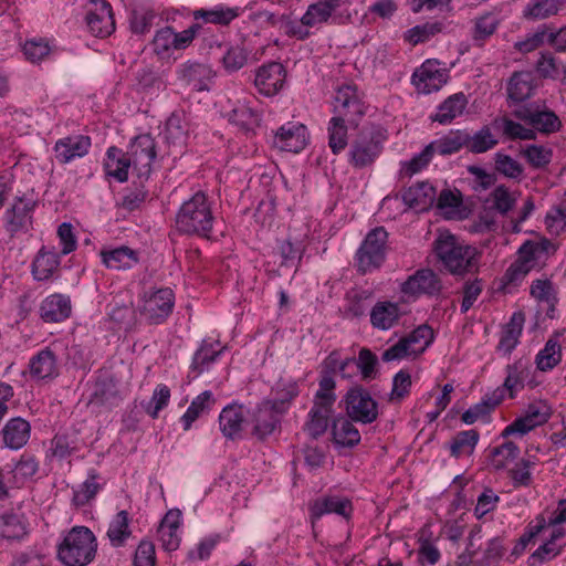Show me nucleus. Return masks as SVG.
<instances>
[{
    "mask_svg": "<svg viewBox=\"0 0 566 566\" xmlns=\"http://www.w3.org/2000/svg\"><path fill=\"white\" fill-rule=\"evenodd\" d=\"M29 368L31 377L35 380L52 379L59 375L56 356L49 347L30 359Z\"/></svg>",
    "mask_w": 566,
    "mask_h": 566,
    "instance_id": "24",
    "label": "nucleus"
},
{
    "mask_svg": "<svg viewBox=\"0 0 566 566\" xmlns=\"http://www.w3.org/2000/svg\"><path fill=\"white\" fill-rule=\"evenodd\" d=\"M179 74L186 84L199 92L208 90V84L214 77V72L209 65L198 62L185 63Z\"/></svg>",
    "mask_w": 566,
    "mask_h": 566,
    "instance_id": "25",
    "label": "nucleus"
},
{
    "mask_svg": "<svg viewBox=\"0 0 566 566\" xmlns=\"http://www.w3.org/2000/svg\"><path fill=\"white\" fill-rule=\"evenodd\" d=\"M386 136L379 128L361 130L352 142L349 149V164L361 169L374 164L382 151Z\"/></svg>",
    "mask_w": 566,
    "mask_h": 566,
    "instance_id": "6",
    "label": "nucleus"
},
{
    "mask_svg": "<svg viewBox=\"0 0 566 566\" xmlns=\"http://www.w3.org/2000/svg\"><path fill=\"white\" fill-rule=\"evenodd\" d=\"M347 120L340 119V117H332L327 132H328V146L332 149L333 154L337 155L343 151L348 142H347Z\"/></svg>",
    "mask_w": 566,
    "mask_h": 566,
    "instance_id": "46",
    "label": "nucleus"
},
{
    "mask_svg": "<svg viewBox=\"0 0 566 566\" xmlns=\"http://www.w3.org/2000/svg\"><path fill=\"white\" fill-rule=\"evenodd\" d=\"M447 82V73L431 61L424 62L412 75V83L417 91L422 94H430L439 91Z\"/></svg>",
    "mask_w": 566,
    "mask_h": 566,
    "instance_id": "18",
    "label": "nucleus"
},
{
    "mask_svg": "<svg viewBox=\"0 0 566 566\" xmlns=\"http://www.w3.org/2000/svg\"><path fill=\"white\" fill-rule=\"evenodd\" d=\"M127 154L132 161L133 170L140 179V182L144 179H148L151 172L153 161L156 158L155 139L149 134L135 137Z\"/></svg>",
    "mask_w": 566,
    "mask_h": 566,
    "instance_id": "8",
    "label": "nucleus"
},
{
    "mask_svg": "<svg viewBox=\"0 0 566 566\" xmlns=\"http://www.w3.org/2000/svg\"><path fill=\"white\" fill-rule=\"evenodd\" d=\"M559 11L558 0H531L524 15L531 19H546Z\"/></svg>",
    "mask_w": 566,
    "mask_h": 566,
    "instance_id": "54",
    "label": "nucleus"
},
{
    "mask_svg": "<svg viewBox=\"0 0 566 566\" xmlns=\"http://www.w3.org/2000/svg\"><path fill=\"white\" fill-rule=\"evenodd\" d=\"M551 417L549 408L543 403H531L524 416L516 418L502 432L503 437L520 433L525 434L534 428L542 426L548 421Z\"/></svg>",
    "mask_w": 566,
    "mask_h": 566,
    "instance_id": "16",
    "label": "nucleus"
},
{
    "mask_svg": "<svg viewBox=\"0 0 566 566\" xmlns=\"http://www.w3.org/2000/svg\"><path fill=\"white\" fill-rule=\"evenodd\" d=\"M444 24L441 21L426 22L418 24L406 32L405 39L416 45L428 41L430 38L442 32Z\"/></svg>",
    "mask_w": 566,
    "mask_h": 566,
    "instance_id": "50",
    "label": "nucleus"
},
{
    "mask_svg": "<svg viewBox=\"0 0 566 566\" xmlns=\"http://www.w3.org/2000/svg\"><path fill=\"white\" fill-rule=\"evenodd\" d=\"M91 146V137L86 135L77 134L60 138L54 145L55 158L62 165L69 164L87 155Z\"/></svg>",
    "mask_w": 566,
    "mask_h": 566,
    "instance_id": "17",
    "label": "nucleus"
},
{
    "mask_svg": "<svg viewBox=\"0 0 566 566\" xmlns=\"http://www.w3.org/2000/svg\"><path fill=\"white\" fill-rule=\"evenodd\" d=\"M536 90L535 76L530 71L514 72L507 83V98L512 104H521L531 98Z\"/></svg>",
    "mask_w": 566,
    "mask_h": 566,
    "instance_id": "20",
    "label": "nucleus"
},
{
    "mask_svg": "<svg viewBox=\"0 0 566 566\" xmlns=\"http://www.w3.org/2000/svg\"><path fill=\"white\" fill-rule=\"evenodd\" d=\"M504 399V389L496 388L491 394L485 395L482 400L472 406L473 411L480 419H484L497 407Z\"/></svg>",
    "mask_w": 566,
    "mask_h": 566,
    "instance_id": "61",
    "label": "nucleus"
},
{
    "mask_svg": "<svg viewBox=\"0 0 566 566\" xmlns=\"http://www.w3.org/2000/svg\"><path fill=\"white\" fill-rule=\"evenodd\" d=\"M352 510L350 501L346 497L339 496H325L317 499L310 507L312 520L321 518L324 514L331 513L348 518Z\"/></svg>",
    "mask_w": 566,
    "mask_h": 566,
    "instance_id": "26",
    "label": "nucleus"
},
{
    "mask_svg": "<svg viewBox=\"0 0 566 566\" xmlns=\"http://www.w3.org/2000/svg\"><path fill=\"white\" fill-rule=\"evenodd\" d=\"M548 34L549 28L547 25H542L536 30V32L527 34L522 41H517L514 44V48L521 53H530L543 45L545 42L548 43Z\"/></svg>",
    "mask_w": 566,
    "mask_h": 566,
    "instance_id": "59",
    "label": "nucleus"
},
{
    "mask_svg": "<svg viewBox=\"0 0 566 566\" xmlns=\"http://www.w3.org/2000/svg\"><path fill=\"white\" fill-rule=\"evenodd\" d=\"M479 438V432L473 429L458 432L450 442L451 455L458 459L463 454H472Z\"/></svg>",
    "mask_w": 566,
    "mask_h": 566,
    "instance_id": "47",
    "label": "nucleus"
},
{
    "mask_svg": "<svg viewBox=\"0 0 566 566\" xmlns=\"http://www.w3.org/2000/svg\"><path fill=\"white\" fill-rule=\"evenodd\" d=\"M518 453V447L512 441H506L503 444L492 449V464L496 470H502L506 467L509 461L516 459Z\"/></svg>",
    "mask_w": 566,
    "mask_h": 566,
    "instance_id": "58",
    "label": "nucleus"
},
{
    "mask_svg": "<svg viewBox=\"0 0 566 566\" xmlns=\"http://www.w3.org/2000/svg\"><path fill=\"white\" fill-rule=\"evenodd\" d=\"M403 338L415 354H420L432 343L433 331L430 326L423 324Z\"/></svg>",
    "mask_w": 566,
    "mask_h": 566,
    "instance_id": "55",
    "label": "nucleus"
},
{
    "mask_svg": "<svg viewBox=\"0 0 566 566\" xmlns=\"http://www.w3.org/2000/svg\"><path fill=\"white\" fill-rule=\"evenodd\" d=\"M97 473L93 470L88 478L80 485L78 490H74L72 502L75 506L86 505L98 493L101 485L96 482Z\"/></svg>",
    "mask_w": 566,
    "mask_h": 566,
    "instance_id": "52",
    "label": "nucleus"
},
{
    "mask_svg": "<svg viewBox=\"0 0 566 566\" xmlns=\"http://www.w3.org/2000/svg\"><path fill=\"white\" fill-rule=\"evenodd\" d=\"M562 361V346L558 342V333L548 338L543 349L538 352L535 364L538 370L548 371Z\"/></svg>",
    "mask_w": 566,
    "mask_h": 566,
    "instance_id": "39",
    "label": "nucleus"
},
{
    "mask_svg": "<svg viewBox=\"0 0 566 566\" xmlns=\"http://www.w3.org/2000/svg\"><path fill=\"white\" fill-rule=\"evenodd\" d=\"M499 140L494 137L490 126L484 125L474 134L465 130V148L473 154H483L494 148Z\"/></svg>",
    "mask_w": 566,
    "mask_h": 566,
    "instance_id": "42",
    "label": "nucleus"
},
{
    "mask_svg": "<svg viewBox=\"0 0 566 566\" xmlns=\"http://www.w3.org/2000/svg\"><path fill=\"white\" fill-rule=\"evenodd\" d=\"M229 120L245 134L254 132L260 124L259 115L247 106L234 108L230 114Z\"/></svg>",
    "mask_w": 566,
    "mask_h": 566,
    "instance_id": "51",
    "label": "nucleus"
},
{
    "mask_svg": "<svg viewBox=\"0 0 566 566\" xmlns=\"http://www.w3.org/2000/svg\"><path fill=\"white\" fill-rule=\"evenodd\" d=\"M434 252L443 266L453 275H464L478 270L480 253L449 233H440L434 241Z\"/></svg>",
    "mask_w": 566,
    "mask_h": 566,
    "instance_id": "2",
    "label": "nucleus"
},
{
    "mask_svg": "<svg viewBox=\"0 0 566 566\" xmlns=\"http://www.w3.org/2000/svg\"><path fill=\"white\" fill-rule=\"evenodd\" d=\"M129 517L127 511L118 512L107 530V537L115 547L123 546L125 541L130 536Z\"/></svg>",
    "mask_w": 566,
    "mask_h": 566,
    "instance_id": "45",
    "label": "nucleus"
},
{
    "mask_svg": "<svg viewBox=\"0 0 566 566\" xmlns=\"http://www.w3.org/2000/svg\"><path fill=\"white\" fill-rule=\"evenodd\" d=\"M285 69L279 62H269L256 70L254 85L260 94L271 97L283 87Z\"/></svg>",
    "mask_w": 566,
    "mask_h": 566,
    "instance_id": "14",
    "label": "nucleus"
},
{
    "mask_svg": "<svg viewBox=\"0 0 566 566\" xmlns=\"http://www.w3.org/2000/svg\"><path fill=\"white\" fill-rule=\"evenodd\" d=\"M378 364L377 356L368 348H361L356 359L355 367L359 369L364 380L376 378Z\"/></svg>",
    "mask_w": 566,
    "mask_h": 566,
    "instance_id": "60",
    "label": "nucleus"
},
{
    "mask_svg": "<svg viewBox=\"0 0 566 566\" xmlns=\"http://www.w3.org/2000/svg\"><path fill=\"white\" fill-rule=\"evenodd\" d=\"M333 407L331 399L326 401L324 397L321 402L313 401V407L308 412V419L304 426L305 431L311 438L317 439L326 432L333 413Z\"/></svg>",
    "mask_w": 566,
    "mask_h": 566,
    "instance_id": "21",
    "label": "nucleus"
},
{
    "mask_svg": "<svg viewBox=\"0 0 566 566\" xmlns=\"http://www.w3.org/2000/svg\"><path fill=\"white\" fill-rule=\"evenodd\" d=\"M499 25V20L492 13L484 14L475 20L472 38L476 45H482L483 42L491 36Z\"/></svg>",
    "mask_w": 566,
    "mask_h": 566,
    "instance_id": "57",
    "label": "nucleus"
},
{
    "mask_svg": "<svg viewBox=\"0 0 566 566\" xmlns=\"http://www.w3.org/2000/svg\"><path fill=\"white\" fill-rule=\"evenodd\" d=\"M166 139L172 145H185L188 138L187 123L180 115L171 114L166 122Z\"/></svg>",
    "mask_w": 566,
    "mask_h": 566,
    "instance_id": "53",
    "label": "nucleus"
},
{
    "mask_svg": "<svg viewBox=\"0 0 566 566\" xmlns=\"http://www.w3.org/2000/svg\"><path fill=\"white\" fill-rule=\"evenodd\" d=\"M336 11L326 0H318L316 3L308 6L301 22L305 27H314L318 23L327 22Z\"/></svg>",
    "mask_w": 566,
    "mask_h": 566,
    "instance_id": "48",
    "label": "nucleus"
},
{
    "mask_svg": "<svg viewBox=\"0 0 566 566\" xmlns=\"http://www.w3.org/2000/svg\"><path fill=\"white\" fill-rule=\"evenodd\" d=\"M71 314V301L69 296L52 294L41 304L40 315L46 323H57L67 318Z\"/></svg>",
    "mask_w": 566,
    "mask_h": 566,
    "instance_id": "28",
    "label": "nucleus"
},
{
    "mask_svg": "<svg viewBox=\"0 0 566 566\" xmlns=\"http://www.w3.org/2000/svg\"><path fill=\"white\" fill-rule=\"evenodd\" d=\"M333 117L346 119L347 124L356 127L360 118L366 114L367 106L364 94L355 84H342L335 88L333 96Z\"/></svg>",
    "mask_w": 566,
    "mask_h": 566,
    "instance_id": "5",
    "label": "nucleus"
},
{
    "mask_svg": "<svg viewBox=\"0 0 566 566\" xmlns=\"http://www.w3.org/2000/svg\"><path fill=\"white\" fill-rule=\"evenodd\" d=\"M280 415L270 401H263L253 412V434L260 440L272 434L280 423Z\"/></svg>",
    "mask_w": 566,
    "mask_h": 566,
    "instance_id": "22",
    "label": "nucleus"
},
{
    "mask_svg": "<svg viewBox=\"0 0 566 566\" xmlns=\"http://www.w3.org/2000/svg\"><path fill=\"white\" fill-rule=\"evenodd\" d=\"M525 316L522 312H515L501 336L497 349L510 354L517 345L522 334Z\"/></svg>",
    "mask_w": 566,
    "mask_h": 566,
    "instance_id": "41",
    "label": "nucleus"
},
{
    "mask_svg": "<svg viewBox=\"0 0 566 566\" xmlns=\"http://www.w3.org/2000/svg\"><path fill=\"white\" fill-rule=\"evenodd\" d=\"M400 316L401 312L397 303L379 301L370 311V323L374 328L387 331L397 324Z\"/></svg>",
    "mask_w": 566,
    "mask_h": 566,
    "instance_id": "31",
    "label": "nucleus"
},
{
    "mask_svg": "<svg viewBox=\"0 0 566 566\" xmlns=\"http://www.w3.org/2000/svg\"><path fill=\"white\" fill-rule=\"evenodd\" d=\"M214 217L207 195L197 191L176 214V229L184 234L210 238Z\"/></svg>",
    "mask_w": 566,
    "mask_h": 566,
    "instance_id": "1",
    "label": "nucleus"
},
{
    "mask_svg": "<svg viewBox=\"0 0 566 566\" xmlns=\"http://www.w3.org/2000/svg\"><path fill=\"white\" fill-rule=\"evenodd\" d=\"M306 127L302 124L283 125L274 136V145L281 150L298 153L306 146Z\"/></svg>",
    "mask_w": 566,
    "mask_h": 566,
    "instance_id": "19",
    "label": "nucleus"
},
{
    "mask_svg": "<svg viewBox=\"0 0 566 566\" xmlns=\"http://www.w3.org/2000/svg\"><path fill=\"white\" fill-rule=\"evenodd\" d=\"M274 254L280 258L281 266H297L302 259L303 248L301 244H294L290 240H282L277 241Z\"/></svg>",
    "mask_w": 566,
    "mask_h": 566,
    "instance_id": "49",
    "label": "nucleus"
},
{
    "mask_svg": "<svg viewBox=\"0 0 566 566\" xmlns=\"http://www.w3.org/2000/svg\"><path fill=\"white\" fill-rule=\"evenodd\" d=\"M538 255L535 252L533 241H525L517 250V259L511 263L501 279L502 286L518 285L524 277L535 268Z\"/></svg>",
    "mask_w": 566,
    "mask_h": 566,
    "instance_id": "9",
    "label": "nucleus"
},
{
    "mask_svg": "<svg viewBox=\"0 0 566 566\" xmlns=\"http://www.w3.org/2000/svg\"><path fill=\"white\" fill-rule=\"evenodd\" d=\"M36 201L18 196L11 208L6 211V229L13 237L19 232H28L32 226V213Z\"/></svg>",
    "mask_w": 566,
    "mask_h": 566,
    "instance_id": "12",
    "label": "nucleus"
},
{
    "mask_svg": "<svg viewBox=\"0 0 566 566\" xmlns=\"http://www.w3.org/2000/svg\"><path fill=\"white\" fill-rule=\"evenodd\" d=\"M85 21L88 30L95 36L105 38L115 30L113 10L106 0H92Z\"/></svg>",
    "mask_w": 566,
    "mask_h": 566,
    "instance_id": "11",
    "label": "nucleus"
},
{
    "mask_svg": "<svg viewBox=\"0 0 566 566\" xmlns=\"http://www.w3.org/2000/svg\"><path fill=\"white\" fill-rule=\"evenodd\" d=\"M96 549L93 532L85 526H75L59 545L57 557L64 566H86L94 559Z\"/></svg>",
    "mask_w": 566,
    "mask_h": 566,
    "instance_id": "3",
    "label": "nucleus"
},
{
    "mask_svg": "<svg viewBox=\"0 0 566 566\" xmlns=\"http://www.w3.org/2000/svg\"><path fill=\"white\" fill-rule=\"evenodd\" d=\"M244 422V412L241 405L231 403L222 409L219 416V427L222 434L230 440L240 437Z\"/></svg>",
    "mask_w": 566,
    "mask_h": 566,
    "instance_id": "30",
    "label": "nucleus"
},
{
    "mask_svg": "<svg viewBox=\"0 0 566 566\" xmlns=\"http://www.w3.org/2000/svg\"><path fill=\"white\" fill-rule=\"evenodd\" d=\"M522 154L535 169L546 168L553 158V150L542 145H527Z\"/></svg>",
    "mask_w": 566,
    "mask_h": 566,
    "instance_id": "56",
    "label": "nucleus"
},
{
    "mask_svg": "<svg viewBox=\"0 0 566 566\" xmlns=\"http://www.w3.org/2000/svg\"><path fill=\"white\" fill-rule=\"evenodd\" d=\"M504 554L502 541L494 537L489 541L488 547L483 553V557L474 560V566H491L496 564Z\"/></svg>",
    "mask_w": 566,
    "mask_h": 566,
    "instance_id": "64",
    "label": "nucleus"
},
{
    "mask_svg": "<svg viewBox=\"0 0 566 566\" xmlns=\"http://www.w3.org/2000/svg\"><path fill=\"white\" fill-rule=\"evenodd\" d=\"M133 168L127 153L112 146L106 151L104 168L106 175L115 178L118 182H125L128 179V169Z\"/></svg>",
    "mask_w": 566,
    "mask_h": 566,
    "instance_id": "34",
    "label": "nucleus"
},
{
    "mask_svg": "<svg viewBox=\"0 0 566 566\" xmlns=\"http://www.w3.org/2000/svg\"><path fill=\"white\" fill-rule=\"evenodd\" d=\"M343 401L347 417L355 422L369 424L378 418V402L360 385L349 388Z\"/></svg>",
    "mask_w": 566,
    "mask_h": 566,
    "instance_id": "7",
    "label": "nucleus"
},
{
    "mask_svg": "<svg viewBox=\"0 0 566 566\" xmlns=\"http://www.w3.org/2000/svg\"><path fill=\"white\" fill-rule=\"evenodd\" d=\"M433 153L448 156L458 153L461 148L465 147V130L457 129L451 130L441 138L433 140L429 144Z\"/></svg>",
    "mask_w": 566,
    "mask_h": 566,
    "instance_id": "44",
    "label": "nucleus"
},
{
    "mask_svg": "<svg viewBox=\"0 0 566 566\" xmlns=\"http://www.w3.org/2000/svg\"><path fill=\"white\" fill-rule=\"evenodd\" d=\"M175 295L171 289L163 287L153 292L142 306V314L150 324H161L172 313Z\"/></svg>",
    "mask_w": 566,
    "mask_h": 566,
    "instance_id": "10",
    "label": "nucleus"
},
{
    "mask_svg": "<svg viewBox=\"0 0 566 566\" xmlns=\"http://www.w3.org/2000/svg\"><path fill=\"white\" fill-rule=\"evenodd\" d=\"M224 48L220 62L228 73L238 72L248 64L251 51L244 43L226 44Z\"/></svg>",
    "mask_w": 566,
    "mask_h": 566,
    "instance_id": "38",
    "label": "nucleus"
},
{
    "mask_svg": "<svg viewBox=\"0 0 566 566\" xmlns=\"http://www.w3.org/2000/svg\"><path fill=\"white\" fill-rule=\"evenodd\" d=\"M495 169L511 179H517L523 174V166L511 156L502 153L495 154Z\"/></svg>",
    "mask_w": 566,
    "mask_h": 566,
    "instance_id": "62",
    "label": "nucleus"
},
{
    "mask_svg": "<svg viewBox=\"0 0 566 566\" xmlns=\"http://www.w3.org/2000/svg\"><path fill=\"white\" fill-rule=\"evenodd\" d=\"M28 521L23 514L13 511L0 513V538L20 541L28 534Z\"/></svg>",
    "mask_w": 566,
    "mask_h": 566,
    "instance_id": "33",
    "label": "nucleus"
},
{
    "mask_svg": "<svg viewBox=\"0 0 566 566\" xmlns=\"http://www.w3.org/2000/svg\"><path fill=\"white\" fill-rule=\"evenodd\" d=\"M403 202L419 211L428 210L436 200V189L429 182H418L402 192Z\"/></svg>",
    "mask_w": 566,
    "mask_h": 566,
    "instance_id": "29",
    "label": "nucleus"
},
{
    "mask_svg": "<svg viewBox=\"0 0 566 566\" xmlns=\"http://www.w3.org/2000/svg\"><path fill=\"white\" fill-rule=\"evenodd\" d=\"M513 115L544 134L557 132L562 126L558 116L553 111H541L535 104L522 105L513 112Z\"/></svg>",
    "mask_w": 566,
    "mask_h": 566,
    "instance_id": "13",
    "label": "nucleus"
},
{
    "mask_svg": "<svg viewBox=\"0 0 566 566\" xmlns=\"http://www.w3.org/2000/svg\"><path fill=\"white\" fill-rule=\"evenodd\" d=\"M103 263L114 270H126L138 262L136 251L128 247H119L109 251H101Z\"/></svg>",
    "mask_w": 566,
    "mask_h": 566,
    "instance_id": "36",
    "label": "nucleus"
},
{
    "mask_svg": "<svg viewBox=\"0 0 566 566\" xmlns=\"http://www.w3.org/2000/svg\"><path fill=\"white\" fill-rule=\"evenodd\" d=\"M241 13V9L217 6L213 9H199L193 11L195 20H202L205 23L218 24L221 27L229 25Z\"/></svg>",
    "mask_w": 566,
    "mask_h": 566,
    "instance_id": "37",
    "label": "nucleus"
},
{
    "mask_svg": "<svg viewBox=\"0 0 566 566\" xmlns=\"http://www.w3.org/2000/svg\"><path fill=\"white\" fill-rule=\"evenodd\" d=\"M216 403V399L210 390H206L198 395L190 403L184 416L181 417V422L184 426V430H189L191 424L203 413L209 412L213 405Z\"/></svg>",
    "mask_w": 566,
    "mask_h": 566,
    "instance_id": "40",
    "label": "nucleus"
},
{
    "mask_svg": "<svg viewBox=\"0 0 566 566\" xmlns=\"http://www.w3.org/2000/svg\"><path fill=\"white\" fill-rule=\"evenodd\" d=\"M30 432L31 426L25 419L12 418L2 428L3 443L7 448L19 450L29 441Z\"/></svg>",
    "mask_w": 566,
    "mask_h": 566,
    "instance_id": "27",
    "label": "nucleus"
},
{
    "mask_svg": "<svg viewBox=\"0 0 566 566\" xmlns=\"http://www.w3.org/2000/svg\"><path fill=\"white\" fill-rule=\"evenodd\" d=\"M467 104V96L461 92L455 93L439 105L437 113L431 116V119L440 124H449L463 113Z\"/></svg>",
    "mask_w": 566,
    "mask_h": 566,
    "instance_id": "35",
    "label": "nucleus"
},
{
    "mask_svg": "<svg viewBox=\"0 0 566 566\" xmlns=\"http://www.w3.org/2000/svg\"><path fill=\"white\" fill-rule=\"evenodd\" d=\"M350 418L338 417L333 420V443L337 448H354L360 442V433Z\"/></svg>",
    "mask_w": 566,
    "mask_h": 566,
    "instance_id": "32",
    "label": "nucleus"
},
{
    "mask_svg": "<svg viewBox=\"0 0 566 566\" xmlns=\"http://www.w3.org/2000/svg\"><path fill=\"white\" fill-rule=\"evenodd\" d=\"M93 398L101 403H113L117 389L112 378H98L94 385Z\"/></svg>",
    "mask_w": 566,
    "mask_h": 566,
    "instance_id": "63",
    "label": "nucleus"
},
{
    "mask_svg": "<svg viewBox=\"0 0 566 566\" xmlns=\"http://www.w3.org/2000/svg\"><path fill=\"white\" fill-rule=\"evenodd\" d=\"M217 346H219L218 342L208 343L203 340L193 355L191 370L199 375L209 369L210 365L217 360L223 350V348H216Z\"/></svg>",
    "mask_w": 566,
    "mask_h": 566,
    "instance_id": "43",
    "label": "nucleus"
},
{
    "mask_svg": "<svg viewBox=\"0 0 566 566\" xmlns=\"http://www.w3.org/2000/svg\"><path fill=\"white\" fill-rule=\"evenodd\" d=\"M388 233L384 227H377L369 231L356 252V268L360 274H366L379 269L387 250Z\"/></svg>",
    "mask_w": 566,
    "mask_h": 566,
    "instance_id": "4",
    "label": "nucleus"
},
{
    "mask_svg": "<svg viewBox=\"0 0 566 566\" xmlns=\"http://www.w3.org/2000/svg\"><path fill=\"white\" fill-rule=\"evenodd\" d=\"M61 254L49 250L46 247H42L32 262V275L36 281L50 280L54 273L59 270Z\"/></svg>",
    "mask_w": 566,
    "mask_h": 566,
    "instance_id": "23",
    "label": "nucleus"
},
{
    "mask_svg": "<svg viewBox=\"0 0 566 566\" xmlns=\"http://www.w3.org/2000/svg\"><path fill=\"white\" fill-rule=\"evenodd\" d=\"M441 290V280L430 269L418 270L401 284V292L412 296L420 294L433 296L438 295Z\"/></svg>",
    "mask_w": 566,
    "mask_h": 566,
    "instance_id": "15",
    "label": "nucleus"
}]
</instances>
